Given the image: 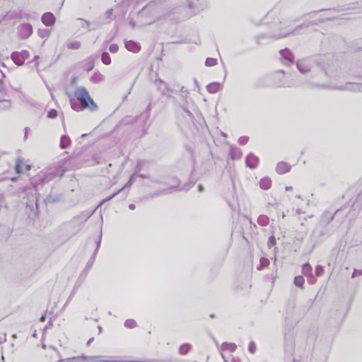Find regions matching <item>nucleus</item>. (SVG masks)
<instances>
[{"instance_id":"obj_13","label":"nucleus","mask_w":362,"mask_h":362,"mask_svg":"<svg viewBox=\"0 0 362 362\" xmlns=\"http://www.w3.org/2000/svg\"><path fill=\"white\" fill-rule=\"evenodd\" d=\"M132 184V178H131L129 180V181L126 184V185L124 187H122L119 190H118V191L115 192V193H113L112 195L109 196L108 197H107V198L104 199L103 201H101V202L100 203L99 206H100V205L103 204L104 203H105V202L111 200L112 199H113L118 194H119L125 187L130 186Z\"/></svg>"},{"instance_id":"obj_52","label":"nucleus","mask_w":362,"mask_h":362,"mask_svg":"<svg viewBox=\"0 0 362 362\" xmlns=\"http://www.w3.org/2000/svg\"><path fill=\"white\" fill-rule=\"evenodd\" d=\"M129 23H130V25H131L132 28H135V26H136V23H135L132 19V20H130V22H129Z\"/></svg>"},{"instance_id":"obj_8","label":"nucleus","mask_w":362,"mask_h":362,"mask_svg":"<svg viewBox=\"0 0 362 362\" xmlns=\"http://www.w3.org/2000/svg\"><path fill=\"white\" fill-rule=\"evenodd\" d=\"M291 168V167L288 163L286 162H279L276 167V171L278 174L281 175L289 172Z\"/></svg>"},{"instance_id":"obj_60","label":"nucleus","mask_w":362,"mask_h":362,"mask_svg":"<svg viewBox=\"0 0 362 362\" xmlns=\"http://www.w3.org/2000/svg\"><path fill=\"white\" fill-rule=\"evenodd\" d=\"M288 35H289V34L281 35L280 36V37H285L288 36Z\"/></svg>"},{"instance_id":"obj_34","label":"nucleus","mask_w":362,"mask_h":362,"mask_svg":"<svg viewBox=\"0 0 362 362\" xmlns=\"http://www.w3.org/2000/svg\"><path fill=\"white\" fill-rule=\"evenodd\" d=\"M276 243V238L274 235H272L269 238L268 242H267V246L269 248H272L273 246H274Z\"/></svg>"},{"instance_id":"obj_54","label":"nucleus","mask_w":362,"mask_h":362,"mask_svg":"<svg viewBox=\"0 0 362 362\" xmlns=\"http://www.w3.org/2000/svg\"><path fill=\"white\" fill-rule=\"evenodd\" d=\"M198 189L199 192H202L204 190V187L201 185L198 186Z\"/></svg>"},{"instance_id":"obj_55","label":"nucleus","mask_w":362,"mask_h":362,"mask_svg":"<svg viewBox=\"0 0 362 362\" xmlns=\"http://www.w3.org/2000/svg\"><path fill=\"white\" fill-rule=\"evenodd\" d=\"M264 267L262 266V264L259 263V265L257 267V270H262Z\"/></svg>"},{"instance_id":"obj_49","label":"nucleus","mask_w":362,"mask_h":362,"mask_svg":"<svg viewBox=\"0 0 362 362\" xmlns=\"http://www.w3.org/2000/svg\"><path fill=\"white\" fill-rule=\"evenodd\" d=\"M137 175H138L139 177L143 178V179H144V178H148V177L146 175H145V174H141V173L137 174Z\"/></svg>"},{"instance_id":"obj_59","label":"nucleus","mask_w":362,"mask_h":362,"mask_svg":"<svg viewBox=\"0 0 362 362\" xmlns=\"http://www.w3.org/2000/svg\"><path fill=\"white\" fill-rule=\"evenodd\" d=\"M28 127H26V128L25 129V138H27V132H28Z\"/></svg>"},{"instance_id":"obj_16","label":"nucleus","mask_w":362,"mask_h":362,"mask_svg":"<svg viewBox=\"0 0 362 362\" xmlns=\"http://www.w3.org/2000/svg\"><path fill=\"white\" fill-rule=\"evenodd\" d=\"M11 57L13 62L18 66H21L24 63L23 58L22 57L21 54L18 53V52H13Z\"/></svg>"},{"instance_id":"obj_1","label":"nucleus","mask_w":362,"mask_h":362,"mask_svg":"<svg viewBox=\"0 0 362 362\" xmlns=\"http://www.w3.org/2000/svg\"><path fill=\"white\" fill-rule=\"evenodd\" d=\"M74 96L80 104H77L73 98H70V103L73 110L76 111H81L84 109H89L90 111L98 110L97 105L91 98L85 87H77L74 92Z\"/></svg>"},{"instance_id":"obj_51","label":"nucleus","mask_w":362,"mask_h":362,"mask_svg":"<svg viewBox=\"0 0 362 362\" xmlns=\"http://www.w3.org/2000/svg\"><path fill=\"white\" fill-rule=\"evenodd\" d=\"M76 83H77V78L76 77H74L71 79V84L72 85H76Z\"/></svg>"},{"instance_id":"obj_43","label":"nucleus","mask_w":362,"mask_h":362,"mask_svg":"<svg viewBox=\"0 0 362 362\" xmlns=\"http://www.w3.org/2000/svg\"><path fill=\"white\" fill-rule=\"evenodd\" d=\"M362 275V269L361 270L354 269L352 274V278H355L356 276Z\"/></svg>"},{"instance_id":"obj_30","label":"nucleus","mask_w":362,"mask_h":362,"mask_svg":"<svg viewBox=\"0 0 362 362\" xmlns=\"http://www.w3.org/2000/svg\"><path fill=\"white\" fill-rule=\"evenodd\" d=\"M191 349V345L189 344H184L180 347V354H186L189 349Z\"/></svg>"},{"instance_id":"obj_21","label":"nucleus","mask_w":362,"mask_h":362,"mask_svg":"<svg viewBox=\"0 0 362 362\" xmlns=\"http://www.w3.org/2000/svg\"><path fill=\"white\" fill-rule=\"evenodd\" d=\"M71 144L70 138L66 135H63L60 139V147L62 148H66Z\"/></svg>"},{"instance_id":"obj_57","label":"nucleus","mask_w":362,"mask_h":362,"mask_svg":"<svg viewBox=\"0 0 362 362\" xmlns=\"http://www.w3.org/2000/svg\"><path fill=\"white\" fill-rule=\"evenodd\" d=\"M93 338L89 339V340L87 341V345H90V344L93 341Z\"/></svg>"},{"instance_id":"obj_26","label":"nucleus","mask_w":362,"mask_h":362,"mask_svg":"<svg viewBox=\"0 0 362 362\" xmlns=\"http://www.w3.org/2000/svg\"><path fill=\"white\" fill-rule=\"evenodd\" d=\"M59 362H83V356L81 357H73L67 359H60Z\"/></svg>"},{"instance_id":"obj_17","label":"nucleus","mask_w":362,"mask_h":362,"mask_svg":"<svg viewBox=\"0 0 362 362\" xmlns=\"http://www.w3.org/2000/svg\"><path fill=\"white\" fill-rule=\"evenodd\" d=\"M281 55L289 62H293L294 60V56L288 49H282L280 51Z\"/></svg>"},{"instance_id":"obj_11","label":"nucleus","mask_w":362,"mask_h":362,"mask_svg":"<svg viewBox=\"0 0 362 362\" xmlns=\"http://www.w3.org/2000/svg\"><path fill=\"white\" fill-rule=\"evenodd\" d=\"M230 156L233 160L240 159L242 156V152L240 148L235 146H230Z\"/></svg>"},{"instance_id":"obj_58","label":"nucleus","mask_w":362,"mask_h":362,"mask_svg":"<svg viewBox=\"0 0 362 362\" xmlns=\"http://www.w3.org/2000/svg\"><path fill=\"white\" fill-rule=\"evenodd\" d=\"M45 318H46L45 315H42V316L40 317V321L44 322V321L45 320Z\"/></svg>"},{"instance_id":"obj_38","label":"nucleus","mask_w":362,"mask_h":362,"mask_svg":"<svg viewBox=\"0 0 362 362\" xmlns=\"http://www.w3.org/2000/svg\"><path fill=\"white\" fill-rule=\"evenodd\" d=\"M118 49H119V47H118L117 45H116V44H112L109 47V50L112 53H116L118 51Z\"/></svg>"},{"instance_id":"obj_31","label":"nucleus","mask_w":362,"mask_h":362,"mask_svg":"<svg viewBox=\"0 0 362 362\" xmlns=\"http://www.w3.org/2000/svg\"><path fill=\"white\" fill-rule=\"evenodd\" d=\"M23 162V160L21 159V158H17L16 160V167H15V170H16V172L18 173V174H21V173H23V170L22 169V167H21V163Z\"/></svg>"},{"instance_id":"obj_2","label":"nucleus","mask_w":362,"mask_h":362,"mask_svg":"<svg viewBox=\"0 0 362 362\" xmlns=\"http://www.w3.org/2000/svg\"><path fill=\"white\" fill-rule=\"evenodd\" d=\"M156 83L158 86L159 90H161V85L165 86V89L163 90H162V94L164 95L170 97L171 93H175L180 91L181 93V97L183 99L186 100L187 98L188 90H185V87L183 86L176 85V88L175 87L174 88L170 89L169 88H168L165 86V83L162 80L156 81Z\"/></svg>"},{"instance_id":"obj_27","label":"nucleus","mask_w":362,"mask_h":362,"mask_svg":"<svg viewBox=\"0 0 362 362\" xmlns=\"http://www.w3.org/2000/svg\"><path fill=\"white\" fill-rule=\"evenodd\" d=\"M100 240L98 241V243L97 244L96 249L95 250V252L93 253V256L91 257L90 259L89 260V262H88V263L87 264L86 267L88 269H90L92 267V265L93 264V262L95 260V255H96V253H97V252H98V249L100 247Z\"/></svg>"},{"instance_id":"obj_48","label":"nucleus","mask_w":362,"mask_h":362,"mask_svg":"<svg viewBox=\"0 0 362 362\" xmlns=\"http://www.w3.org/2000/svg\"><path fill=\"white\" fill-rule=\"evenodd\" d=\"M182 109H183V110H184L185 112H187V115H188L189 116H190V117H192V114L189 112V110L187 108H186V107H182Z\"/></svg>"},{"instance_id":"obj_23","label":"nucleus","mask_w":362,"mask_h":362,"mask_svg":"<svg viewBox=\"0 0 362 362\" xmlns=\"http://www.w3.org/2000/svg\"><path fill=\"white\" fill-rule=\"evenodd\" d=\"M304 282H305L304 278L301 275L297 276L294 278V281H293L294 284L301 289H303L304 288V286H303Z\"/></svg>"},{"instance_id":"obj_15","label":"nucleus","mask_w":362,"mask_h":362,"mask_svg":"<svg viewBox=\"0 0 362 362\" xmlns=\"http://www.w3.org/2000/svg\"><path fill=\"white\" fill-rule=\"evenodd\" d=\"M61 199V195L58 194H50L45 199L46 204H54L59 202Z\"/></svg>"},{"instance_id":"obj_62","label":"nucleus","mask_w":362,"mask_h":362,"mask_svg":"<svg viewBox=\"0 0 362 362\" xmlns=\"http://www.w3.org/2000/svg\"><path fill=\"white\" fill-rule=\"evenodd\" d=\"M39 58V56H35L34 60H37Z\"/></svg>"},{"instance_id":"obj_7","label":"nucleus","mask_w":362,"mask_h":362,"mask_svg":"<svg viewBox=\"0 0 362 362\" xmlns=\"http://www.w3.org/2000/svg\"><path fill=\"white\" fill-rule=\"evenodd\" d=\"M42 21L45 25L52 26L55 22V17L51 12H47L42 15Z\"/></svg>"},{"instance_id":"obj_50","label":"nucleus","mask_w":362,"mask_h":362,"mask_svg":"<svg viewBox=\"0 0 362 362\" xmlns=\"http://www.w3.org/2000/svg\"><path fill=\"white\" fill-rule=\"evenodd\" d=\"M326 74H327V75H329L330 77H334V78H335V77H338V76H339L337 74H332V73H329L328 71H327V72H326Z\"/></svg>"},{"instance_id":"obj_42","label":"nucleus","mask_w":362,"mask_h":362,"mask_svg":"<svg viewBox=\"0 0 362 362\" xmlns=\"http://www.w3.org/2000/svg\"><path fill=\"white\" fill-rule=\"evenodd\" d=\"M79 20L81 21V27L88 29L89 27V25H90L89 23L87 21L83 20V19L80 18Z\"/></svg>"},{"instance_id":"obj_10","label":"nucleus","mask_w":362,"mask_h":362,"mask_svg":"<svg viewBox=\"0 0 362 362\" xmlns=\"http://www.w3.org/2000/svg\"><path fill=\"white\" fill-rule=\"evenodd\" d=\"M125 47L129 51L133 52L134 53L138 52L141 49L140 45L137 42H135L132 40L125 42Z\"/></svg>"},{"instance_id":"obj_25","label":"nucleus","mask_w":362,"mask_h":362,"mask_svg":"<svg viewBox=\"0 0 362 362\" xmlns=\"http://www.w3.org/2000/svg\"><path fill=\"white\" fill-rule=\"evenodd\" d=\"M101 60L103 62V63L105 65H109L110 63H111V58H110V54L105 52L102 54V56H101Z\"/></svg>"},{"instance_id":"obj_56","label":"nucleus","mask_w":362,"mask_h":362,"mask_svg":"<svg viewBox=\"0 0 362 362\" xmlns=\"http://www.w3.org/2000/svg\"><path fill=\"white\" fill-rule=\"evenodd\" d=\"M292 189H293V187H291V186H287V187H286V191H291V190H292Z\"/></svg>"},{"instance_id":"obj_4","label":"nucleus","mask_w":362,"mask_h":362,"mask_svg":"<svg viewBox=\"0 0 362 362\" xmlns=\"http://www.w3.org/2000/svg\"><path fill=\"white\" fill-rule=\"evenodd\" d=\"M362 78V75L358 76ZM332 89L340 90H351V91H358L362 92V83H346L344 86H332Z\"/></svg>"},{"instance_id":"obj_53","label":"nucleus","mask_w":362,"mask_h":362,"mask_svg":"<svg viewBox=\"0 0 362 362\" xmlns=\"http://www.w3.org/2000/svg\"><path fill=\"white\" fill-rule=\"evenodd\" d=\"M135 208H136V206H135V204H130L129 205V209L131 210H134V209H135Z\"/></svg>"},{"instance_id":"obj_14","label":"nucleus","mask_w":362,"mask_h":362,"mask_svg":"<svg viewBox=\"0 0 362 362\" xmlns=\"http://www.w3.org/2000/svg\"><path fill=\"white\" fill-rule=\"evenodd\" d=\"M272 186V180L269 177H264L259 181V187L264 190L269 189Z\"/></svg>"},{"instance_id":"obj_45","label":"nucleus","mask_w":362,"mask_h":362,"mask_svg":"<svg viewBox=\"0 0 362 362\" xmlns=\"http://www.w3.org/2000/svg\"><path fill=\"white\" fill-rule=\"evenodd\" d=\"M113 14V10L110 9L105 12V16L107 18H110Z\"/></svg>"},{"instance_id":"obj_3","label":"nucleus","mask_w":362,"mask_h":362,"mask_svg":"<svg viewBox=\"0 0 362 362\" xmlns=\"http://www.w3.org/2000/svg\"><path fill=\"white\" fill-rule=\"evenodd\" d=\"M334 19V17L333 16H322L319 19H317L313 22H310V23H303L298 27H296L291 33V34L293 35H299L300 34V30L303 28H308L310 25H317L320 23H322L325 21H332Z\"/></svg>"},{"instance_id":"obj_47","label":"nucleus","mask_w":362,"mask_h":362,"mask_svg":"<svg viewBox=\"0 0 362 362\" xmlns=\"http://www.w3.org/2000/svg\"><path fill=\"white\" fill-rule=\"evenodd\" d=\"M308 281L310 284H314L316 281V279L314 276H313V279L310 276H308Z\"/></svg>"},{"instance_id":"obj_32","label":"nucleus","mask_w":362,"mask_h":362,"mask_svg":"<svg viewBox=\"0 0 362 362\" xmlns=\"http://www.w3.org/2000/svg\"><path fill=\"white\" fill-rule=\"evenodd\" d=\"M124 326L127 328L132 329L136 326V322H135V320L132 319L127 320L124 322Z\"/></svg>"},{"instance_id":"obj_41","label":"nucleus","mask_w":362,"mask_h":362,"mask_svg":"<svg viewBox=\"0 0 362 362\" xmlns=\"http://www.w3.org/2000/svg\"><path fill=\"white\" fill-rule=\"evenodd\" d=\"M18 53L21 54L24 61L29 57V52L27 50H23L22 52H18Z\"/></svg>"},{"instance_id":"obj_29","label":"nucleus","mask_w":362,"mask_h":362,"mask_svg":"<svg viewBox=\"0 0 362 362\" xmlns=\"http://www.w3.org/2000/svg\"><path fill=\"white\" fill-rule=\"evenodd\" d=\"M11 107V102L10 100H3L0 103V110H8Z\"/></svg>"},{"instance_id":"obj_37","label":"nucleus","mask_w":362,"mask_h":362,"mask_svg":"<svg viewBox=\"0 0 362 362\" xmlns=\"http://www.w3.org/2000/svg\"><path fill=\"white\" fill-rule=\"evenodd\" d=\"M248 137L247 136H241L238 139V144L240 145H245L247 143L248 141Z\"/></svg>"},{"instance_id":"obj_63","label":"nucleus","mask_w":362,"mask_h":362,"mask_svg":"<svg viewBox=\"0 0 362 362\" xmlns=\"http://www.w3.org/2000/svg\"><path fill=\"white\" fill-rule=\"evenodd\" d=\"M175 187H176V186L173 185V186H171L169 189H174Z\"/></svg>"},{"instance_id":"obj_6","label":"nucleus","mask_w":362,"mask_h":362,"mask_svg":"<svg viewBox=\"0 0 362 362\" xmlns=\"http://www.w3.org/2000/svg\"><path fill=\"white\" fill-rule=\"evenodd\" d=\"M245 162L247 167L255 168L259 163V158L251 153L246 157Z\"/></svg>"},{"instance_id":"obj_12","label":"nucleus","mask_w":362,"mask_h":362,"mask_svg":"<svg viewBox=\"0 0 362 362\" xmlns=\"http://www.w3.org/2000/svg\"><path fill=\"white\" fill-rule=\"evenodd\" d=\"M221 88L222 85L218 82L211 83L206 86L208 92H209L210 93H217L218 90L221 89Z\"/></svg>"},{"instance_id":"obj_19","label":"nucleus","mask_w":362,"mask_h":362,"mask_svg":"<svg viewBox=\"0 0 362 362\" xmlns=\"http://www.w3.org/2000/svg\"><path fill=\"white\" fill-rule=\"evenodd\" d=\"M313 268L309 263H305L302 267V272L305 276H310L313 279L312 274Z\"/></svg>"},{"instance_id":"obj_64","label":"nucleus","mask_w":362,"mask_h":362,"mask_svg":"<svg viewBox=\"0 0 362 362\" xmlns=\"http://www.w3.org/2000/svg\"><path fill=\"white\" fill-rule=\"evenodd\" d=\"M221 135L223 136H226V134L223 133V132L221 133Z\"/></svg>"},{"instance_id":"obj_22","label":"nucleus","mask_w":362,"mask_h":362,"mask_svg":"<svg viewBox=\"0 0 362 362\" xmlns=\"http://www.w3.org/2000/svg\"><path fill=\"white\" fill-rule=\"evenodd\" d=\"M96 209H95L94 210H93L92 211H83L81 212L78 216V218L79 219H84V221H88L92 216L93 214H94V212L95 211Z\"/></svg>"},{"instance_id":"obj_61","label":"nucleus","mask_w":362,"mask_h":362,"mask_svg":"<svg viewBox=\"0 0 362 362\" xmlns=\"http://www.w3.org/2000/svg\"><path fill=\"white\" fill-rule=\"evenodd\" d=\"M30 169V166L29 165H26V170H29Z\"/></svg>"},{"instance_id":"obj_33","label":"nucleus","mask_w":362,"mask_h":362,"mask_svg":"<svg viewBox=\"0 0 362 362\" xmlns=\"http://www.w3.org/2000/svg\"><path fill=\"white\" fill-rule=\"evenodd\" d=\"M217 64V60L214 58L208 57L206 59L205 64L207 66H213Z\"/></svg>"},{"instance_id":"obj_9","label":"nucleus","mask_w":362,"mask_h":362,"mask_svg":"<svg viewBox=\"0 0 362 362\" xmlns=\"http://www.w3.org/2000/svg\"><path fill=\"white\" fill-rule=\"evenodd\" d=\"M334 218V215L330 212L326 211L325 212L322 216L320 217L319 224L322 226H326L329 223H330Z\"/></svg>"},{"instance_id":"obj_40","label":"nucleus","mask_w":362,"mask_h":362,"mask_svg":"<svg viewBox=\"0 0 362 362\" xmlns=\"http://www.w3.org/2000/svg\"><path fill=\"white\" fill-rule=\"evenodd\" d=\"M255 344L253 341H251L249 344L248 350L251 354H254L255 351Z\"/></svg>"},{"instance_id":"obj_20","label":"nucleus","mask_w":362,"mask_h":362,"mask_svg":"<svg viewBox=\"0 0 362 362\" xmlns=\"http://www.w3.org/2000/svg\"><path fill=\"white\" fill-rule=\"evenodd\" d=\"M296 65L298 69L302 74H306L310 70V67L303 62H298Z\"/></svg>"},{"instance_id":"obj_28","label":"nucleus","mask_w":362,"mask_h":362,"mask_svg":"<svg viewBox=\"0 0 362 362\" xmlns=\"http://www.w3.org/2000/svg\"><path fill=\"white\" fill-rule=\"evenodd\" d=\"M67 48L70 49H78L81 47V42L79 41H74L67 44Z\"/></svg>"},{"instance_id":"obj_36","label":"nucleus","mask_w":362,"mask_h":362,"mask_svg":"<svg viewBox=\"0 0 362 362\" xmlns=\"http://www.w3.org/2000/svg\"><path fill=\"white\" fill-rule=\"evenodd\" d=\"M324 272V267L321 265H317L315 268V274L317 276H320Z\"/></svg>"},{"instance_id":"obj_18","label":"nucleus","mask_w":362,"mask_h":362,"mask_svg":"<svg viewBox=\"0 0 362 362\" xmlns=\"http://www.w3.org/2000/svg\"><path fill=\"white\" fill-rule=\"evenodd\" d=\"M221 350L222 351H227L228 350L230 352H234L237 348V346L234 343H228V342H223L221 344Z\"/></svg>"},{"instance_id":"obj_46","label":"nucleus","mask_w":362,"mask_h":362,"mask_svg":"<svg viewBox=\"0 0 362 362\" xmlns=\"http://www.w3.org/2000/svg\"><path fill=\"white\" fill-rule=\"evenodd\" d=\"M168 193H169V189H163L161 192H158L157 193H156L155 195L159 196V195H161V194H168Z\"/></svg>"},{"instance_id":"obj_5","label":"nucleus","mask_w":362,"mask_h":362,"mask_svg":"<svg viewBox=\"0 0 362 362\" xmlns=\"http://www.w3.org/2000/svg\"><path fill=\"white\" fill-rule=\"evenodd\" d=\"M32 33L33 28L29 23H23L18 27V35L21 39H27Z\"/></svg>"},{"instance_id":"obj_44","label":"nucleus","mask_w":362,"mask_h":362,"mask_svg":"<svg viewBox=\"0 0 362 362\" xmlns=\"http://www.w3.org/2000/svg\"><path fill=\"white\" fill-rule=\"evenodd\" d=\"M6 334L4 332H0V344L6 341Z\"/></svg>"},{"instance_id":"obj_39","label":"nucleus","mask_w":362,"mask_h":362,"mask_svg":"<svg viewBox=\"0 0 362 362\" xmlns=\"http://www.w3.org/2000/svg\"><path fill=\"white\" fill-rule=\"evenodd\" d=\"M259 263L262 264V266H264L265 267L269 266V259H267L266 257H262L259 260Z\"/></svg>"},{"instance_id":"obj_24","label":"nucleus","mask_w":362,"mask_h":362,"mask_svg":"<svg viewBox=\"0 0 362 362\" xmlns=\"http://www.w3.org/2000/svg\"><path fill=\"white\" fill-rule=\"evenodd\" d=\"M269 219L266 215H260L257 218V223L262 226H266L269 224Z\"/></svg>"},{"instance_id":"obj_35","label":"nucleus","mask_w":362,"mask_h":362,"mask_svg":"<svg viewBox=\"0 0 362 362\" xmlns=\"http://www.w3.org/2000/svg\"><path fill=\"white\" fill-rule=\"evenodd\" d=\"M57 116V111L54 109H51L49 110L47 117L51 119H54Z\"/></svg>"}]
</instances>
